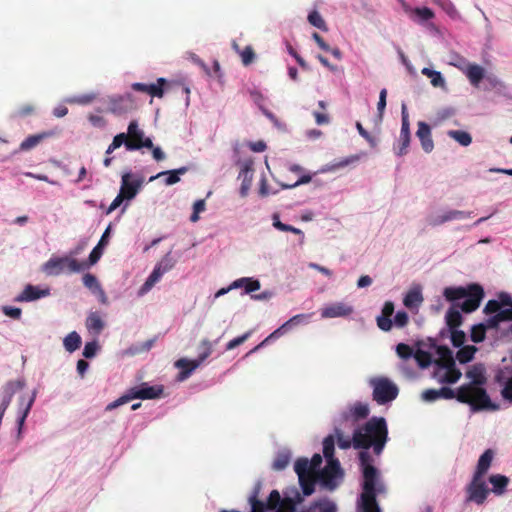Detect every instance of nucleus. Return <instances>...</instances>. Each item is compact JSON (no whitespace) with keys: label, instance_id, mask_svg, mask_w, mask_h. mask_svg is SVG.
<instances>
[{"label":"nucleus","instance_id":"1","mask_svg":"<svg viewBox=\"0 0 512 512\" xmlns=\"http://www.w3.org/2000/svg\"><path fill=\"white\" fill-rule=\"evenodd\" d=\"M466 377L471 380V383L457 389L456 399L460 403L470 405L473 411L498 410L499 405L493 403L486 390L480 387L486 382L484 366L482 364L471 366L466 372Z\"/></svg>","mask_w":512,"mask_h":512},{"label":"nucleus","instance_id":"2","mask_svg":"<svg viewBox=\"0 0 512 512\" xmlns=\"http://www.w3.org/2000/svg\"><path fill=\"white\" fill-rule=\"evenodd\" d=\"M388 440V427L385 418L372 417L363 426L353 433V447L355 449L373 448L376 455H380Z\"/></svg>","mask_w":512,"mask_h":512},{"label":"nucleus","instance_id":"3","mask_svg":"<svg viewBox=\"0 0 512 512\" xmlns=\"http://www.w3.org/2000/svg\"><path fill=\"white\" fill-rule=\"evenodd\" d=\"M359 460L364 479L360 508L362 512H380L376 501V494L377 491H379V489L376 488L378 470L372 465L373 459L369 452L361 451L359 453Z\"/></svg>","mask_w":512,"mask_h":512},{"label":"nucleus","instance_id":"4","mask_svg":"<svg viewBox=\"0 0 512 512\" xmlns=\"http://www.w3.org/2000/svg\"><path fill=\"white\" fill-rule=\"evenodd\" d=\"M164 389L162 385H154L150 386L148 383H142L139 386L132 387L127 391L126 394L118 398L117 400L109 403L106 407V410L110 411L128 403L133 399H157L163 395Z\"/></svg>","mask_w":512,"mask_h":512},{"label":"nucleus","instance_id":"5","mask_svg":"<svg viewBox=\"0 0 512 512\" xmlns=\"http://www.w3.org/2000/svg\"><path fill=\"white\" fill-rule=\"evenodd\" d=\"M369 385L373 388V400L380 405L393 401L399 393L397 385L387 377L371 378Z\"/></svg>","mask_w":512,"mask_h":512},{"label":"nucleus","instance_id":"6","mask_svg":"<svg viewBox=\"0 0 512 512\" xmlns=\"http://www.w3.org/2000/svg\"><path fill=\"white\" fill-rule=\"evenodd\" d=\"M87 268L85 262H79L78 260L64 256V257H52L43 265V271L47 275H60L64 272L75 273L80 272Z\"/></svg>","mask_w":512,"mask_h":512},{"label":"nucleus","instance_id":"7","mask_svg":"<svg viewBox=\"0 0 512 512\" xmlns=\"http://www.w3.org/2000/svg\"><path fill=\"white\" fill-rule=\"evenodd\" d=\"M143 136V130L139 128L137 121L133 120L128 125L127 133H119L114 136L112 143L106 150V154H111L114 150L120 148L122 145H125V148L127 149V143L129 141L139 142Z\"/></svg>","mask_w":512,"mask_h":512},{"label":"nucleus","instance_id":"8","mask_svg":"<svg viewBox=\"0 0 512 512\" xmlns=\"http://www.w3.org/2000/svg\"><path fill=\"white\" fill-rule=\"evenodd\" d=\"M489 490L483 481L482 477L473 475L472 481L467 487V501L475 502L476 504H483L487 498Z\"/></svg>","mask_w":512,"mask_h":512},{"label":"nucleus","instance_id":"9","mask_svg":"<svg viewBox=\"0 0 512 512\" xmlns=\"http://www.w3.org/2000/svg\"><path fill=\"white\" fill-rule=\"evenodd\" d=\"M484 297V290L479 284L469 285V294L461 303L460 308L465 313H471L478 309Z\"/></svg>","mask_w":512,"mask_h":512},{"label":"nucleus","instance_id":"10","mask_svg":"<svg viewBox=\"0 0 512 512\" xmlns=\"http://www.w3.org/2000/svg\"><path fill=\"white\" fill-rule=\"evenodd\" d=\"M142 184V178H136L131 172H126L121 178L120 193L126 197V200H131L137 195Z\"/></svg>","mask_w":512,"mask_h":512},{"label":"nucleus","instance_id":"11","mask_svg":"<svg viewBox=\"0 0 512 512\" xmlns=\"http://www.w3.org/2000/svg\"><path fill=\"white\" fill-rule=\"evenodd\" d=\"M401 116L402 124L399 137V146L397 151V155L399 156L407 154L411 140L409 115L405 104H402Z\"/></svg>","mask_w":512,"mask_h":512},{"label":"nucleus","instance_id":"12","mask_svg":"<svg viewBox=\"0 0 512 512\" xmlns=\"http://www.w3.org/2000/svg\"><path fill=\"white\" fill-rule=\"evenodd\" d=\"M136 108L132 94L127 93L116 98H112L108 105V111L114 115H123Z\"/></svg>","mask_w":512,"mask_h":512},{"label":"nucleus","instance_id":"13","mask_svg":"<svg viewBox=\"0 0 512 512\" xmlns=\"http://www.w3.org/2000/svg\"><path fill=\"white\" fill-rule=\"evenodd\" d=\"M338 476H342V470L340 467V463L336 458L327 460V465L318 474V478L320 479L322 484L329 488H333L335 486L333 484V479Z\"/></svg>","mask_w":512,"mask_h":512},{"label":"nucleus","instance_id":"14","mask_svg":"<svg viewBox=\"0 0 512 512\" xmlns=\"http://www.w3.org/2000/svg\"><path fill=\"white\" fill-rule=\"evenodd\" d=\"M166 84V79L158 78L156 83L145 84V83H133L132 89L137 92H142L150 95L151 97L162 98L164 95V85Z\"/></svg>","mask_w":512,"mask_h":512},{"label":"nucleus","instance_id":"15","mask_svg":"<svg viewBox=\"0 0 512 512\" xmlns=\"http://www.w3.org/2000/svg\"><path fill=\"white\" fill-rule=\"evenodd\" d=\"M310 318L309 314H297L282 324L278 329H276L270 336H268L259 346H257L254 350L258 349L260 346L264 345L267 341H269L273 337L281 336L292 327L297 326L302 323L308 322Z\"/></svg>","mask_w":512,"mask_h":512},{"label":"nucleus","instance_id":"16","mask_svg":"<svg viewBox=\"0 0 512 512\" xmlns=\"http://www.w3.org/2000/svg\"><path fill=\"white\" fill-rule=\"evenodd\" d=\"M369 413L370 409L368 404L362 402H355L341 414V417L344 421H347L348 419H352L353 421H359L361 419L367 418Z\"/></svg>","mask_w":512,"mask_h":512},{"label":"nucleus","instance_id":"17","mask_svg":"<svg viewBox=\"0 0 512 512\" xmlns=\"http://www.w3.org/2000/svg\"><path fill=\"white\" fill-rule=\"evenodd\" d=\"M353 312V308L343 302L332 303L321 310L322 318L346 317Z\"/></svg>","mask_w":512,"mask_h":512},{"label":"nucleus","instance_id":"18","mask_svg":"<svg viewBox=\"0 0 512 512\" xmlns=\"http://www.w3.org/2000/svg\"><path fill=\"white\" fill-rule=\"evenodd\" d=\"M417 126L418 129L416 132V136L420 140L422 149L426 153L432 152V150L434 149V142L432 139L430 126L424 121H419L417 123Z\"/></svg>","mask_w":512,"mask_h":512},{"label":"nucleus","instance_id":"19","mask_svg":"<svg viewBox=\"0 0 512 512\" xmlns=\"http://www.w3.org/2000/svg\"><path fill=\"white\" fill-rule=\"evenodd\" d=\"M394 313V303L391 301H386L382 308L381 315L376 318L377 326L382 331L388 332L393 327V321L391 320V316Z\"/></svg>","mask_w":512,"mask_h":512},{"label":"nucleus","instance_id":"20","mask_svg":"<svg viewBox=\"0 0 512 512\" xmlns=\"http://www.w3.org/2000/svg\"><path fill=\"white\" fill-rule=\"evenodd\" d=\"M253 162L246 161L239 173L238 178L242 179L241 187H240V195L241 197H246L252 185L253 180Z\"/></svg>","mask_w":512,"mask_h":512},{"label":"nucleus","instance_id":"21","mask_svg":"<svg viewBox=\"0 0 512 512\" xmlns=\"http://www.w3.org/2000/svg\"><path fill=\"white\" fill-rule=\"evenodd\" d=\"M50 294L49 289H39L36 286L28 284L24 290L16 297L18 302H30L42 297H46Z\"/></svg>","mask_w":512,"mask_h":512},{"label":"nucleus","instance_id":"22","mask_svg":"<svg viewBox=\"0 0 512 512\" xmlns=\"http://www.w3.org/2000/svg\"><path fill=\"white\" fill-rule=\"evenodd\" d=\"M463 73L469 79L473 86H478L481 80L484 78L485 70L478 64L469 63L463 70Z\"/></svg>","mask_w":512,"mask_h":512},{"label":"nucleus","instance_id":"23","mask_svg":"<svg viewBox=\"0 0 512 512\" xmlns=\"http://www.w3.org/2000/svg\"><path fill=\"white\" fill-rule=\"evenodd\" d=\"M471 212L461 210H450L443 215H440L433 221V225H441L452 220H462L471 217Z\"/></svg>","mask_w":512,"mask_h":512},{"label":"nucleus","instance_id":"24","mask_svg":"<svg viewBox=\"0 0 512 512\" xmlns=\"http://www.w3.org/2000/svg\"><path fill=\"white\" fill-rule=\"evenodd\" d=\"M201 364L198 363V361L196 359L194 360H189V359H186V358H181V359H178L176 362H175V366L179 369H181V372H180V379H186L187 377H189L191 375V373L197 369Z\"/></svg>","mask_w":512,"mask_h":512},{"label":"nucleus","instance_id":"25","mask_svg":"<svg viewBox=\"0 0 512 512\" xmlns=\"http://www.w3.org/2000/svg\"><path fill=\"white\" fill-rule=\"evenodd\" d=\"M494 453L491 449H487L479 458L474 476L483 477L488 471L493 460Z\"/></svg>","mask_w":512,"mask_h":512},{"label":"nucleus","instance_id":"26","mask_svg":"<svg viewBox=\"0 0 512 512\" xmlns=\"http://www.w3.org/2000/svg\"><path fill=\"white\" fill-rule=\"evenodd\" d=\"M260 282L259 280L249 278V277H243L235 280L230 285V288H244L245 293H252L260 289Z\"/></svg>","mask_w":512,"mask_h":512},{"label":"nucleus","instance_id":"27","mask_svg":"<svg viewBox=\"0 0 512 512\" xmlns=\"http://www.w3.org/2000/svg\"><path fill=\"white\" fill-rule=\"evenodd\" d=\"M436 352L438 354V360L436 361L438 366L442 368L454 366L455 361L452 351L447 346H438Z\"/></svg>","mask_w":512,"mask_h":512},{"label":"nucleus","instance_id":"28","mask_svg":"<svg viewBox=\"0 0 512 512\" xmlns=\"http://www.w3.org/2000/svg\"><path fill=\"white\" fill-rule=\"evenodd\" d=\"M52 132H42L39 134H34L28 136L24 141L20 144V150L28 151L34 147H36L41 141L52 136Z\"/></svg>","mask_w":512,"mask_h":512},{"label":"nucleus","instance_id":"29","mask_svg":"<svg viewBox=\"0 0 512 512\" xmlns=\"http://www.w3.org/2000/svg\"><path fill=\"white\" fill-rule=\"evenodd\" d=\"M186 172H187L186 167H181L176 170L163 171V172L158 173L156 176L150 177V181H153L154 179L159 178L161 176H166L165 184L170 186V185L178 183L180 181L179 175L185 174Z\"/></svg>","mask_w":512,"mask_h":512},{"label":"nucleus","instance_id":"30","mask_svg":"<svg viewBox=\"0 0 512 512\" xmlns=\"http://www.w3.org/2000/svg\"><path fill=\"white\" fill-rule=\"evenodd\" d=\"M423 302V296L419 289H412L408 291L403 299V304L408 309L417 308Z\"/></svg>","mask_w":512,"mask_h":512},{"label":"nucleus","instance_id":"31","mask_svg":"<svg viewBox=\"0 0 512 512\" xmlns=\"http://www.w3.org/2000/svg\"><path fill=\"white\" fill-rule=\"evenodd\" d=\"M469 294V287H446L443 295L447 301L453 302L465 298Z\"/></svg>","mask_w":512,"mask_h":512},{"label":"nucleus","instance_id":"32","mask_svg":"<svg viewBox=\"0 0 512 512\" xmlns=\"http://www.w3.org/2000/svg\"><path fill=\"white\" fill-rule=\"evenodd\" d=\"M164 275V273L157 266L154 267L152 273L146 279L145 283L141 286L139 290L140 295H144L147 293Z\"/></svg>","mask_w":512,"mask_h":512},{"label":"nucleus","instance_id":"33","mask_svg":"<svg viewBox=\"0 0 512 512\" xmlns=\"http://www.w3.org/2000/svg\"><path fill=\"white\" fill-rule=\"evenodd\" d=\"M314 509H319L320 512H337L336 504L328 498H322L312 503L309 510L311 512Z\"/></svg>","mask_w":512,"mask_h":512},{"label":"nucleus","instance_id":"34","mask_svg":"<svg viewBox=\"0 0 512 512\" xmlns=\"http://www.w3.org/2000/svg\"><path fill=\"white\" fill-rule=\"evenodd\" d=\"M294 470L298 475L299 479H302L303 476H308L314 474L312 471L309 460L307 458H299L294 465Z\"/></svg>","mask_w":512,"mask_h":512},{"label":"nucleus","instance_id":"35","mask_svg":"<svg viewBox=\"0 0 512 512\" xmlns=\"http://www.w3.org/2000/svg\"><path fill=\"white\" fill-rule=\"evenodd\" d=\"M64 347L68 352L76 351L81 345L80 335L73 331L64 338Z\"/></svg>","mask_w":512,"mask_h":512},{"label":"nucleus","instance_id":"36","mask_svg":"<svg viewBox=\"0 0 512 512\" xmlns=\"http://www.w3.org/2000/svg\"><path fill=\"white\" fill-rule=\"evenodd\" d=\"M447 135L454 139L455 141H457L460 145L462 146H469L472 142V137L471 135L466 132V131H462V130H449L447 132Z\"/></svg>","mask_w":512,"mask_h":512},{"label":"nucleus","instance_id":"37","mask_svg":"<svg viewBox=\"0 0 512 512\" xmlns=\"http://www.w3.org/2000/svg\"><path fill=\"white\" fill-rule=\"evenodd\" d=\"M476 351L477 349L475 346H464L457 351L456 358L461 364L468 363L473 359Z\"/></svg>","mask_w":512,"mask_h":512},{"label":"nucleus","instance_id":"38","mask_svg":"<svg viewBox=\"0 0 512 512\" xmlns=\"http://www.w3.org/2000/svg\"><path fill=\"white\" fill-rule=\"evenodd\" d=\"M446 323L450 329H456L462 324V315L461 313L454 308H450L446 313Z\"/></svg>","mask_w":512,"mask_h":512},{"label":"nucleus","instance_id":"39","mask_svg":"<svg viewBox=\"0 0 512 512\" xmlns=\"http://www.w3.org/2000/svg\"><path fill=\"white\" fill-rule=\"evenodd\" d=\"M489 482L493 485V491L496 494H502L508 485V478L503 475H492L489 477Z\"/></svg>","mask_w":512,"mask_h":512},{"label":"nucleus","instance_id":"40","mask_svg":"<svg viewBox=\"0 0 512 512\" xmlns=\"http://www.w3.org/2000/svg\"><path fill=\"white\" fill-rule=\"evenodd\" d=\"M198 351L199 353L196 360L198 363L202 364L212 354V343L208 339H203L199 344Z\"/></svg>","mask_w":512,"mask_h":512},{"label":"nucleus","instance_id":"41","mask_svg":"<svg viewBox=\"0 0 512 512\" xmlns=\"http://www.w3.org/2000/svg\"><path fill=\"white\" fill-rule=\"evenodd\" d=\"M316 478V474H312L308 476H303L302 479H299L302 492L305 496H309L314 492Z\"/></svg>","mask_w":512,"mask_h":512},{"label":"nucleus","instance_id":"42","mask_svg":"<svg viewBox=\"0 0 512 512\" xmlns=\"http://www.w3.org/2000/svg\"><path fill=\"white\" fill-rule=\"evenodd\" d=\"M422 74L430 78V82L434 87L445 86V80L440 72L431 70L429 68H423Z\"/></svg>","mask_w":512,"mask_h":512},{"label":"nucleus","instance_id":"43","mask_svg":"<svg viewBox=\"0 0 512 512\" xmlns=\"http://www.w3.org/2000/svg\"><path fill=\"white\" fill-rule=\"evenodd\" d=\"M86 327L88 328V330L99 333L103 329L104 323H103L101 317L97 313H91L87 317Z\"/></svg>","mask_w":512,"mask_h":512},{"label":"nucleus","instance_id":"44","mask_svg":"<svg viewBox=\"0 0 512 512\" xmlns=\"http://www.w3.org/2000/svg\"><path fill=\"white\" fill-rule=\"evenodd\" d=\"M272 220H273V226L280 230V231H283V232H291V233H294V234H297V235H302L303 232L292 226V225H288V224H284L280 221V218H279V215L278 214H273L272 216Z\"/></svg>","mask_w":512,"mask_h":512},{"label":"nucleus","instance_id":"45","mask_svg":"<svg viewBox=\"0 0 512 512\" xmlns=\"http://www.w3.org/2000/svg\"><path fill=\"white\" fill-rule=\"evenodd\" d=\"M334 450H335V437L333 435H328L323 440V455L324 457L329 459H334Z\"/></svg>","mask_w":512,"mask_h":512},{"label":"nucleus","instance_id":"46","mask_svg":"<svg viewBox=\"0 0 512 512\" xmlns=\"http://www.w3.org/2000/svg\"><path fill=\"white\" fill-rule=\"evenodd\" d=\"M413 357L417 361L418 365L422 368L428 367L432 363V356L425 350L418 349Z\"/></svg>","mask_w":512,"mask_h":512},{"label":"nucleus","instance_id":"47","mask_svg":"<svg viewBox=\"0 0 512 512\" xmlns=\"http://www.w3.org/2000/svg\"><path fill=\"white\" fill-rule=\"evenodd\" d=\"M308 21L311 25H313L314 27H317L318 29H320L322 31L328 30V27H327L324 19L322 18L320 13L316 10L309 13Z\"/></svg>","mask_w":512,"mask_h":512},{"label":"nucleus","instance_id":"48","mask_svg":"<svg viewBox=\"0 0 512 512\" xmlns=\"http://www.w3.org/2000/svg\"><path fill=\"white\" fill-rule=\"evenodd\" d=\"M35 112V106L33 104H24L17 109H15L11 115L12 118H25L28 117Z\"/></svg>","mask_w":512,"mask_h":512},{"label":"nucleus","instance_id":"49","mask_svg":"<svg viewBox=\"0 0 512 512\" xmlns=\"http://www.w3.org/2000/svg\"><path fill=\"white\" fill-rule=\"evenodd\" d=\"M148 148V149H153L154 148V145H153V142L150 138L148 137H142V139L139 141V142H132V141H129L127 143V150L128 151H134V150H140L141 148Z\"/></svg>","mask_w":512,"mask_h":512},{"label":"nucleus","instance_id":"50","mask_svg":"<svg viewBox=\"0 0 512 512\" xmlns=\"http://www.w3.org/2000/svg\"><path fill=\"white\" fill-rule=\"evenodd\" d=\"M448 64L458 68L459 70H461L463 72V70L466 68V66L469 64V62L462 55H460L458 53H452L449 56Z\"/></svg>","mask_w":512,"mask_h":512},{"label":"nucleus","instance_id":"51","mask_svg":"<svg viewBox=\"0 0 512 512\" xmlns=\"http://www.w3.org/2000/svg\"><path fill=\"white\" fill-rule=\"evenodd\" d=\"M446 369V373H445V376L442 380V382H445V383H449V384H453V383H456L460 377H461V372L459 369H457L454 366H448V367H445Z\"/></svg>","mask_w":512,"mask_h":512},{"label":"nucleus","instance_id":"52","mask_svg":"<svg viewBox=\"0 0 512 512\" xmlns=\"http://www.w3.org/2000/svg\"><path fill=\"white\" fill-rule=\"evenodd\" d=\"M175 265V260L171 255V252H168L158 263L157 267L165 274L170 271Z\"/></svg>","mask_w":512,"mask_h":512},{"label":"nucleus","instance_id":"53","mask_svg":"<svg viewBox=\"0 0 512 512\" xmlns=\"http://www.w3.org/2000/svg\"><path fill=\"white\" fill-rule=\"evenodd\" d=\"M290 462V456L287 453H280L273 461L272 467L274 470L280 471L285 469Z\"/></svg>","mask_w":512,"mask_h":512},{"label":"nucleus","instance_id":"54","mask_svg":"<svg viewBox=\"0 0 512 512\" xmlns=\"http://www.w3.org/2000/svg\"><path fill=\"white\" fill-rule=\"evenodd\" d=\"M239 53H240L241 61H242L244 66L250 65L254 61V59L256 57L255 52H254L252 46H246Z\"/></svg>","mask_w":512,"mask_h":512},{"label":"nucleus","instance_id":"55","mask_svg":"<svg viewBox=\"0 0 512 512\" xmlns=\"http://www.w3.org/2000/svg\"><path fill=\"white\" fill-rule=\"evenodd\" d=\"M82 280H83L84 286L93 292H95L96 290H98L101 287L97 278L93 274H90V273L85 274L83 276Z\"/></svg>","mask_w":512,"mask_h":512},{"label":"nucleus","instance_id":"56","mask_svg":"<svg viewBox=\"0 0 512 512\" xmlns=\"http://www.w3.org/2000/svg\"><path fill=\"white\" fill-rule=\"evenodd\" d=\"M396 353L402 359H409L414 355L413 349L405 343H399L397 345Z\"/></svg>","mask_w":512,"mask_h":512},{"label":"nucleus","instance_id":"57","mask_svg":"<svg viewBox=\"0 0 512 512\" xmlns=\"http://www.w3.org/2000/svg\"><path fill=\"white\" fill-rule=\"evenodd\" d=\"M337 444L341 449H348L353 445V439L345 437L340 429H335Z\"/></svg>","mask_w":512,"mask_h":512},{"label":"nucleus","instance_id":"58","mask_svg":"<svg viewBox=\"0 0 512 512\" xmlns=\"http://www.w3.org/2000/svg\"><path fill=\"white\" fill-rule=\"evenodd\" d=\"M413 14L421 21H428L434 17L433 11L428 7L415 8Z\"/></svg>","mask_w":512,"mask_h":512},{"label":"nucleus","instance_id":"59","mask_svg":"<svg viewBox=\"0 0 512 512\" xmlns=\"http://www.w3.org/2000/svg\"><path fill=\"white\" fill-rule=\"evenodd\" d=\"M102 254L103 247L100 245H96L89 254L88 263L85 262L87 264V268L91 265L96 264L101 258Z\"/></svg>","mask_w":512,"mask_h":512},{"label":"nucleus","instance_id":"60","mask_svg":"<svg viewBox=\"0 0 512 512\" xmlns=\"http://www.w3.org/2000/svg\"><path fill=\"white\" fill-rule=\"evenodd\" d=\"M281 501H282V499H281L280 493L277 490H273V491H271V493L268 497L266 508L270 509V510L276 509V508H278Z\"/></svg>","mask_w":512,"mask_h":512},{"label":"nucleus","instance_id":"61","mask_svg":"<svg viewBox=\"0 0 512 512\" xmlns=\"http://www.w3.org/2000/svg\"><path fill=\"white\" fill-rule=\"evenodd\" d=\"M466 335L463 331L451 329V342L455 347H460L465 342Z\"/></svg>","mask_w":512,"mask_h":512},{"label":"nucleus","instance_id":"62","mask_svg":"<svg viewBox=\"0 0 512 512\" xmlns=\"http://www.w3.org/2000/svg\"><path fill=\"white\" fill-rule=\"evenodd\" d=\"M409 322V316L405 311H398L394 317L393 323L398 328L405 327Z\"/></svg>","mask_w":512,"mask_h":512},{"label":"nucleus","instance_id":"63","mask_svg":"<svg viewBox=\"0 0 512 512\" xmlns=\"http://www.w3.org/2000/svg\"><path fill=\"white\" fill-rule=\"evenodd\" d=\"M277 512H295V503L291 498L282 499Z\"/></svg>","mask_w":512,"mask_h":512},{"label":"nucleus","instance_id":"64","mask_svg":"<svg viewBox=\"0 0 512 512\" xmlns=\"http://www.w3.org/2000/svg\"><path fill=\"white\" fill-rule=\"evenodd\" d=\"M501 395L505 400L512 402V376L506 380Z\"/></svg>","mask_w":512,"mask_h":512}]
</instances>
